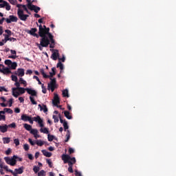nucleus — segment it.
<instances>
[{
    "label": "nucleus",
    "instance_id": "38",
    "mask_svg": "<svg viewBox=\"0 0 176 176\" xmlns=\"http://www.w3.org/2000/svg\"><path fill=\"white\" fill-rule=\"evenodd\" d=\"M46 162H47V164L49 165V167H50V168H52L53 167V162H52V160H50V159H47V160H46Z\"/></svg>",
    "mask_w": 176,
    "mask_h": 176
},
{
    "label": "nucleus",
    "instance_id": "6",
    "mask_svg": "<svg viewBox=\"0 0 176 176\" xmlns=\"http://www.w3.org/2000/svg\"><path fill=\"white\" fill-rule=\"evenodd\" d=\"M32 120H34V122L38 123L40 127H43V120L41 118V116H37L36 117H34L32 118Z\"/></svg>",
    "mask_w": 176,
    "mask_h": 176
},
{
    "label": "nucleus",
    "instance_id": "47",
    "mask_svg": "<svg viewBox=\"0 0 176 176\" xmlns=\"http://www.w3.org/2000/svg\"><path fill=\"white\" fill-rule=\"evenodd\" d=\"M12 63V60L8 59L5 60L4 64H6V65H8V67H10Z\"/></svg>",
    "mask_w": 176,
    "mask_h": 176
},
{
    "label": "nucleus",
    "instance_id": "20",
    "mask_svg": "<svg viewBox=\"0 0 176 176\" xmlns=\"http://www.w3.org/2000/svg\"><path fill=\"white\" fill-rule=\"evenodd\" d=\"M38 107H40V111H43V112L46 113L47 112V107L45 104H38Z\"/></svg>",
    "mask_w": 176,
    "mask_h": 176
},
{
    "label": "nucleus",
    "instance_id": "5",
    "mask_svg": "<svg viewBox=\"0 0 176 176\" xmlns=\"http://www.w3.org/2000/svg\"><path fill=\"white\" fill-rule=\"evenodd\" d=\"M15 172H13L12 170H10L9 173H11V174H12V175L14 176H18L17 174H23V173H24V166H21L19 168H15L14 169Z\"/></svg>",
    "mask_w": 176,
    "mask_h": 176
},
{
    "label": "nucleus",
    "instance_id": "39",
    "mask_svg": "<svg viewBox=\"0 0 176 176\" xmlns=\"http://www.w3.org/2000/svg\"><path fill=\"white\" fill-rule=\"evenodd\" d=\"M63 97H69V95L68 94V89H64L63 91Z\"/></svg>",
    "mask_w": 176,
    "mask_h": 176
},
{
    "label": "nucleus",
    "instance_id": "3",
    "mask_svg": "<svg viewBox=\"0 0 176 176\" xmlns=\"http://www.w3.org/2000/svg\"><path fill=\"white\" fill-rule=\"evenodd\" d=\"M16 159H19V157L17 155H13L12 158L9 157H5L4 160L7 163V164H10V166H16V164L17 163Z\"/></svg>",
    "mask_w": 176,
    "mask_h": 176
},
{
    "label": "nucleus",
    "instance_id": "35",
    "mask_svg": "<svg viewBox=\"0 0 176 176\" xmlns=\"http://www.w3.org/2000/svg\"><path fill=\"white\" fill-rule=\"evenodd\" d=\"M41 133H43L44 134H49V129L47 128H44V129H40Z\"/></svg>",
    "mask_w": 176,
    "mask_h": 176
},
{
    "label": "nucleus",
    "instance_id": "54",
    "mask_svg": "<svg viewBox=\"0 0 176 176\" xmlns=\"http://www.w3.org/2000/svg\"><path fill=\"white\" fill-rule=\"evenodd\" d=\"M23 149L26 151L30 150V146L28 145V144H25L23 145Z\"/></svg>",
    "mask_w": 176,
    "mask_h": 176
},
{
    "label": "nucleus",
    "instance_id": "14",
    "mask_svg": "<svg viewBox=\"0 0 176 176\" xmlns=\"http://www.w3.org/2000/svg\"><path fill=\"white\" fill-rule=\"evenodd\" d=\"M56 88H57V86L56 85L48 83L47 89L48 90H51L52 93L53 91H54L55 89Z\"/></svg>",
    "mask_w": 176,
    "mask_h": 176
},
{
    "label": "nucleus",
    "instance_id": "37",
    "mask_svg": "<svg viewBox=\"0 0 176 176\" xmlns=\"http://www.w3.org/2000/svg\"><path fill=\"white\" fill-rule=\"evenodd\" d=\"M19 82H20L21 85H23L25 87V86H27V81L24 80V79H23V78H20Z\"/></svg>",
    "mask_w": 176,
    "mask_h": 176
},
{
    "label": "nucleus",
    "instance_id": "32",
    "mask_svg": "<svg viewBox=\"0 0 176 176\" xmlns=\"http://www.w3.org/2000/svg\"><path fill=\"white\" fill-rule=\"evenodd\" d=\"M41 75H43V78H45V79H47V78H50L49 75H47V74L45 73V70L43 69L41 70Z\"/></svg>",
    "mask_w": 176,
    "mask_h": 176
},
{
    "label": "nucleus",
    "instance_id": "22",
    "mask_svg": "<svg viewBox=\"0 0 176 176\" xmlns=\"http://www.w3.org/2000/svg\"><path fill=\"white\" fill-rule=\"evenodd\" d=\"M30 10H34V12L35 13H38L39 12V10H41V8L36 6H32V7L31 8Z\"/></svg>",
    "mask_w": 176,
    "mask_h": 176
},
{
    "label": "nucleus",
    "instance_id": "10",
    "mask_svg": "<svg viewBox=\"0 0 176 176\" xmlns=\"http://www.w3.org/2000/svg\"><path fill=\"white\" fill-rule=\"evenodd\" d=\"M52 102L55 107H58V104H60V98L58 97V94H54V100Z\"/></svg>",
    "mask_w": 176,
    "mask_h": 176
},
{
    "label": "nucleus",
    "instance_id": "44",
    "mask_svg": "<svg viewBox=\"0 0 176 176\" xmlns=\"http://www.w3.org/2000/svg\"><path fill=\"white\" fill-rule=\"evenodd\" d=\"M69 162H72V166H74V164L76 163V159L75 158V157H70Z\"/></svg>",
    "mask_w": 176,
    "mask_h": 176
},
{
    "label": "nucleus",
    "instance_id": "45",
    "mask_svg": "<svg viewBox=\"0 0 176 176\" xmlns=\"http://www.w3.org/2000/svg\"><path fill=\"white\" fill-rule=\"evenodd\" d=\"M30 133L32 134L33 135H36L38 134V129H31Z\"/></svg>",
    "mask_w": 176,
    "mask_h": 176
},
{
    "label": "nucleus",
    "instance_id": "4",
    "mask_svg": "<svg viewBox=\"0 0 176 176\" xmlns=\"http://www.w3.org/2000/svg\"><path fill=\"white\" fill-rule=\"evenodd\" d=\"M17 14L19 19H20V20H21L22 21H27V19L30 17V15L24 14V11L20 8L18 9Z\"/></svg>",
    "mask_w": 176,
    "mask_h": 176
},
{
    "label": "nucleus",
    "instance_id": "50",
    "mask_svg": "<svg viewBox=\"0 0 176 176\" xmlns=\"http://www.w3.org/2000/svg\"><path fill=\"white\" fill-rule=\"evenodd\" d=\"M50 80H51L50 82V84L56 85V78H50Z\"/></svg>",
    "mask_w": 176,
    "mask_h": 176
},
{
    "label": "nucleus",
    "instance_id": "64",
    "mask_svg": "<svg viewBox=\"0 0 176 176\" xmlns=\"http://www.w3.org/2000/svg\"><path fill=\"white\" fill-rule=\"evenodd\" d=\"M75 175L76 176H82V174L80 173V172H79L78 170H75Z\"/></svg>",
    "mask_w": 176,
    "mask_h": 176
},
{
    "label": "nucleus",
    "instance_id": "16",
    "mask_svg": "<svg viewBox=\"0 0 176 176\" xmlns=\"http://www.w3.org/2000/svg\"><path fill=\"white\" fill-rule=\"evenodd\" d=\"M31 118V116H27V114H23L21 117V120L23 122H28L30 119Z\"/></svg>",
    "mask_w": 176,
    "mask_h": 176
},
{
    "label": "nucleus",
    "instance_id": "62",
    "mask_svg": "<svg viewBox=\"0 0 176 176\" xmlns=\"http://www.w3.org/2000/svg\"><path fill=\"white\" fill-rule=\"evenodd\" d=\"M26 75H32V70L31 69H28L26 71Z\"/></svg>",
    "mask_w": 176,
    "mask_h": 176
},
{
    "label": "nucleus",
    "instance_id": "7",
    "mask_svg": "<svg viewBox=\"0 0 176 176\" xmlns=\"http://www.w3.org/2000/svg\"><path fill=\"white\" fill-rule=\"evenodd\" d=\"M38 32V29L36 28H31L30 30H28V34H30V35H32V36H35L36 38H39V33L38 34H36V32Z\"/></svg>",
    "mask_w": 176,
    "mask_h": 176
},
{
    "label": "nucleus",
    "instance_id": "15",
    "mask_svg": "<svg viewBox=\"0 0 176 176\" xmlns=\"http://www.w3.org/2000/svg\"><path fill=\"white\" fill-rule=\"evenodd\" d=\"M8 125L4 124V125H0V131L1 133H6L8 131Z\"/></svg>",
    "mask_w": 176,
    "mask_h": 176
},
{
    "label": "nucleus",
    "instance_id": "24",
    "mask_svg": "<svg viewBox=\"0 0 176 176\" xmlns=\"http://www.w3.org/2000/svg\"><path fill=\"white\" fill-rule=\"evenodd\" d=\"M23 127L28 131H31V130L32 129V126H31V125H30L28 124H24Z\"/></svg>",
    "mask_w": 176,
    "mask_h": 176
},
{
    "label": "nucleus",
    "instance_id": "61",
    "mask_svg": "<svg viewBox=\"0 0 176 176\" xmlns=\"http://www.w3.org/2000/svg\"><path fill=\"white\" fill-rule=\"evenodd\" d=\"M74 152H75V150H74V148H69V155H72V153H74Z\"/></svg>",
    "mask_w": 176,
    "mask_h": 176
},
{
    "label": "nucleus",
    "instance_id": "18",
    "mask_svg": "<svg viewBox=\"0 0 176 176\" xmlns=\"http://www.w3.org/2000/svg\"><path fill=\"white\" fill-rule=\"evenodd\" d=\"M24 69L19 68L17 69V74H16L18 75V76H21V78H22V76H24Z\"/></svg>",
    "mask_w": 176,
    "mask_h": 176
},
{
    "label": "nucleus",
    "instance_id": "8",
    "mask_svg": "<svg viewBox=\"0 0 176 176\" xmlns=\"http://www.w3.org/2000/svg\"><path fill=\"white\" fill-rule=\"evenodd\" d=\"M54 52L51 56V58L54 60V61L57 60V58L60 57V53H58V50H50Z\"/></svg>",
    "mask_w": 176,
    "mask_h": 176
},
{
    "label": "nucleus",
    "instance_id": "28",
    "mask_svg": "<svg viewBox=\"0 0 176 176\" xmlns=\"http://www.w3.org/2000/svg\"><path fill=\"white\" fill-rule=\"evenodd\" d=\"M52 72H50V76H49L50 78H53V76H54V75H56V67H52Z\"/></svg>",
    "mask_w": 176,
    "mask_h": 176
},
{
    "label": "nucleus",
    "instance_id": "56",
    "mask_svg": "<svg viewBox=\"0 0 176 176\" xmlns=\"http://www.w3.org/2000/svg\"><path fill=\"white\" fill-rule=\"evenodd\" d=\"M45 170H41L40 172L38 173V176H45Z\"/></svg>",
    "mask_w": 176,
    "mask_h": 176
},
{
    "label": "nucleus",
    "instance_id": "21",
    "mask_svg": "<svg viewBox=\"0 0 176 176\" xmlns=\"http://www.w3.org/2000/svg\"><path fill=\"white\" fill-rule=\"evenodd\" d=\"M64 115L67 119H69V120H71L72 119V116H71V113L68 111H64Z\"/></svg>",
    "mask_w": 176,
    "mask_h": 176
},
{
    "label": "nucleus",
    "instance_id": "43",
    "mask_svg": "<svg viewBox=\"0 0 176 176\" xmlns=\"http://www.w3.org/2000/svg\"><path fill=\"white\" fill-rule=\"evenodd\" d=\"M30 102H32V104L33 105H36L37 102H36V101H35V100L34 99V97L30 96Z\"/></svg>",
    "mask_w": 176,
    "mask_h": 176
},
{
    "label": "nucleus",
    "instance_id": "25",
    "mask_svg": "<svg viewBox=\"0 0 176 176\" xmlns=\"http://www.w3.org/2000/svg\"><path fill=\"white\" fill-rule=\"evenodd\" d=\"M3 112H4V114L6 113H13V110H12V109H8V108H5L3 109V111H2Z\"/></svg>",
    "mask_w": 176,
    "mask_h": 176
},
{
    "label": "nucleus",
    "instance_id": "13",
    "mask_svg": "<svg viewBox=\"0 0 176 176\" xmlns=\"http://www.w3.org/2000/svg\"><path fill=\"white\" fill-rule=\"evenodd\" d=\"M4 36H5V38L3 39V42H4V43H6L8 41H10V42H12V41H13V42L16 41V38H13V37L9 38V35L8 34H4Z\"/></svg>",
    "mask_w": 176,
    "mask_h": 176
},
{
    "label": "nucleus",
    "instance_id": "12",
    "mask_svg": "<svg viewBox=\"0 0 176 176\" xmlns=\"http://www.w3.org/2000/svg\"><path fill=\"white\" fill-rule=\"evenodd\" d=\"M2 67L3 69H0V72H1V74H3L4 75H9V74H12V72L9 68L5 67L4 65H2Z\"/></svg>",
    "mask_w": 176,
    "mask_h": 176
},
{
    "label": "nucleus",
    "instance_id": "63",
    "mask_svg": "<svg viewBox=\"0 0 176 176\" xmlns=\"http://www.w3.org/2000/svg\"><path fill=\"white\" fill-rule=\"evenodd\" d=\"M0 91H8V89L5 87H0Z\"/></svg>",
    "mask_w": 176,
    "mask_h": 176
},
{
    "label": "nucleus",
    "instance_id": "58",
    "mask_svg": "<svg viewBox=\"0 0 176 176\" xmlns=\"http://www.w3.org/2000/svg\"><path fill=\"white\" fill-rule=\"evenodd\" d=\"M12 153V149L10 148H8V150L6 151V155H10Z\"/></svg>",
    "mask_w": 176,
    "mask_h": 176
},
{
    "label": "nucleus",
    "instance_id": "27",
    "mask_svg": "<svg viewBox=\"0 0 176 176\" xmlns=\"http://www.w3.org/2000/svg\"><path fill=\"white\" fill-rule=\"evenodd\" d=\"M16 90H18L19 94H24V93H25V91H27V88L21 87Z\"/></svg>",
    "mask_w": 176,
    "mask_h": 176
},
{
    "label": "nucleus",
    "instance_id": "57",
    "mask_svg": "<svg viewBox=\"0 0 176 176\" xmlns=\"http://www.w3.org/2000/svg\"><path fill=\"white\" fill-rule=\"evenodd\" d=\"M1 120H4V121L6 120V116L5 115H2V114H1V115L0 116V121H1Z\"/></svg>",
    "mask_w": 176,
    "mask_h": 176
},
{
    "label": "nucleus",
    "instance_id": "1",
    "mask_svg": "<svg viewBox=\"0 0 176 176\" xmlns=\"http://www.w3.org/2000/svg\"><path fill=\"white\" fill-rule=\"evenodd\" d=\"M36 25L38 27V34L41 36V45L43 47H47L49 45H54V36L50 33V28H47L46 25H42L36 23Z\"/></svg>",
    "mask_w": 176,
    "mask_h": 176
},
{
    "label": "nucleus",
    "instance_id": "19",
    "mask_svg": "<svg viewBox=\"0 0 176 176\" xmlns=\"http://www.w3.org/2000/svg\"><path fill=\"white\" fill-rule=\"evenodd\" d=\"M41 152L43 155H44V156H45L46 157H52V153L46 150H42Z\"/></svg>",
    "mask_w": 176,
    "mask_h": 176
},
{
    "label": "nucleus",
    "instance_id": "34",
    "mask_svg": "<svg viewBox=\"0 0 176 176\" xmlns=\"http://www.w3.org/2000/svg\"><path fill=\"white\" fill-rule=\"evenodd\" d=\"M36 145H38V146H43V144L45 143L41 140H38L36 141Z\"/></svg>",
    "mask_w": 176,
    "mask_h": 176
},
{
    "label": "nucleus",
    "instance_id": "17",
    "mask_svg": "<svg viewBox=\"0 0 176 176\" xmlns=\"http://www.w3.org/2000/svg\"><path fill=\"white\" fill-rule=\"evenodd\" d=\"M0 168H3L4 170H6V171H8V173L9 170H10V169H9V167L5 165V162H0Z\"/></svg>",
    "mask_w": 176,
    "mask_h": 176
},
{
    "label": "nucleus",
    "instance_id": "30",
    "mask_svg": "<svg viewBox=\"0 0 176 176\" xmlns=\"http://www.w3.org/2000/svg\"><path fill=\"white\" fill-rule=\"evenodd\" d=\"M56 68H60L61 71L64 69V65L61 63V61H59L56 65Z\"/></svg>",
    "mask_w": 176,
    "mask_h": 176
},
{
    "label": "nucleus",
    "instance_id": "48",
    "mask_svg": "<svg viewBox=\"0 0 176 176\" xmlns=\"http://www.w3.org/2000/svg\"><path fill=\"white\" fill-rule=\"evenodd\" d=\"M7 126L10 129H16V123L12 122V124L7 125Z\"/></svg>",
    "mask_w": 176,
    "mask_h": 176
},
{
    "label": "nucleus",
    "instance_id": "33",
    "mask_svg": "<svg viewBox=\"0 0 176 176\" xmlns=\"http://www.w3.org/2000/svg\"><path fill=\"white\" fill-rule=\"evenodd\" d=\"M10 67L11 68V69H16V68H17V63L12 62L11 65H10Z\"/></svg>",
    "mask_w": 176,
    "mask_h": 176
},
{
    "label": "nucleus",
    "instance_id": "31",
    "mask_svg": "<svg viewBox=\"0 0 176 176\" xmlns=\"http://www.w3.org/2000/svg\"><path fill=\"white\" fill-rule=\"evenodd\" d=\"M26 1L28 2V8L30 9V10L32 6H34V5L32 4V1L31 0H26Z\"/></svg>",
    "mask_w": 176,
    "mask_h": 176
},
{
    "label": "nucleus",
    "instance_id": "59",
    "mask_svg": "<svg viewBox=\"0 0 176 176\" xmlns=\"http://www.w3.org/2000/svg\"><path fill=\"white\" fill-rule=\"evenodd\" d=\"M28 142H30V144L32 146H34V145H35V144H36V142H34V141H32V139H31V138H29Z\"/></svg>",
    "mask_w": 176,
    "mask_h": 176
},
{
    "label": "nucleus",
    "instance_id": "11",
    "mask_svg": "<svg viewBox=\"0 0 176 176\" xmlns=\"http://www.w3.org/2000/svg\"><path fill=\"white\" fill-rule=\"evenodd\" d=\"M26 91L28 94H30V96H32L33 97H36L38 96V93L36 91L31 89V88H26Z\"/></svg>",
    "mask_w": 176,
    "mask_h": 176
},
{
    "label": "nucleus",
    "instance_id": "23",
    "mask_svg": "<svg viewBox=\"0 0 176 176\" xmlns=\"http://www.w3.org/2000/svg\"><path fill=\"white\" fill-rule=\"evenodd\" d=\"M66 140H65V142H68L69 141V139L71 138V131L69 130L66 131Z\"/></svg>",
    "mask_w": 176,
    "mask_h": 176
},
{
    "label": "nucleus",
    "instance_id": "41",
    "mask_svg": "<svg viewBox=\"0 0 176 176\" xmlns=\"http://www.w3.org/2000/svg\"><path fill=\"white\" fill-rule=\"evenodd\" d=\"M15 86L16 87V88H12V90H17L19 89H20V82H19L18 81L15 82L14 83Z\"/></svg>",
    "mask_w": 176,
    "mask_h": 176
},
{
    "label": "nucleus",
    "instance_id": "51",
    "mask_svg": "<svg viewBox=\"0 0 176 176\" xmlns=\"http://www.w3.org/2000/svg\"><path fill=\"white\" fill-rule=\"evenodd\" d=\"M52 118L54 119V123H58V117L57 116H53Z\"/></svg>",
    "mask_w": 176,
    "mask_h": 176
},
{
    "label": "nucleus",
    "instance_id": "46",
    "mask_svg": "<svg viewBox=\"0 0 176 176\" xmlns=\"http://www.w3.org/2000/svg\"><path fill=\"white\" fill-rule=\"evenodd\" d=\"M5 3H6V6H6V10H8V11L10 10L11 6L9 4V3H8V1H6Z\"/></svg>",
    "mask_w": 176,
    "mask_h": 176
},
{
    "label": "nucleus",
    "instance_id": "49",
    "mask_svg": "<svg viewBox=\"0 0 176 176\" xmlns=\"http://www.w3.org/2000/svg\"><path fill=\"white\" fill-rule=\"evenodd\" d=\"M12 78V80H13L14 82H18L19 78H17V77L15 75H12L11 76Z\"/></svg>",
    "mask_w": 176,
    "mask_h": 176
},
{
    "label": "nucleus",
    "instance_id": "55",
    "mask_svg": "<svg viewBox=\"0 0 176 176\" xmlns=\"http://www.w3.org/2000/svg\"><path fill=\"white\" fill-rule=\"evenodd\" d=\"M33 171L36 174L39 171V166H34L33 168Z\"/></svg>",
    "mask_w": 176,
    "mask_h": 176
},
{
    "label": "nucleus",
    "instance_id": "52",
    "mask_svg": "<svg viewBox=\"0 0 176 176\" xmlns=\"http://www.w3.org/2000/svg\"><path fill=\"white\" fill-rule=\"evenodd\" d=\"M14 144H15L16 146H19L20 145V140L19 139H14Z\"/></svg>",
    "mask_w": 176,
    "mask_h": 176
},
{
    "label": "nucleus",
    "instance_id": "42",
    "mask_svg": "<svg viewBox=\"0 0 176 176\" xmlns=\"http://www.w3.org/2000/svg\"><path fill=\"white\" fill-rule=\"evenodd\" d=\"M47 138H48V141H50V142H52V141L54 140V135L48 134Z\"/></svg>",
    "mask_w": 176,
    "mask_h": 176
},
{
    "label": "nucleus",
    "instance_id": "29",
    "mask_svg": "<svg viewBox=\"0 0 176 176\" xmlns=\"http://www.w3.org/2000/svg\"><path fill=\"white\" fill-rule=\"evenodd\" d=\"M63 127H64V131H67L68 129H69V126H68V122L65 120L63 122Z\"/></svg>",
    "mask_w": 176,
    "mask_h": 176
},
{
    "label": "nucleus",
    "instance_id": "60",
    "mask_svg": "<svg viewBox=\"0 0 176 176\" xmlns=\"http://www.w3.org/2000/svg\"><path fill=\"white\" fill-rule=\"evenodd\" d=\"M8 1H9L12 5H16V3L17 2V0H8Z\"/></svg>",
    "mask_w": 176,
    "mask_h": 176
},
{
    "label": "nucleus",
    "instance_id": "36",
    "mask_svg": "<svg viewBox=\"0 0 176 176\" xmlns=\"http://www.w3.org/2000/svg\"><path fill=\"white\" fill-rule=\"evenodd\" d=\"M12 96L15 97V98H17V97L20 96V93L16 90H12Z\"/></svg>",
    "mask_w": 176,
    "mask_h": 176
},
{
    "label": "nucleus",
    "instance_id": "26",
    "mask_svg": "<svg viewBox=\"0 0 176 176\" xmlns=\"http://www.w3.org/2000/svg\"><path fill=\"white\" fill-rule=\"evenodd\" d=\"M68 166H69V168H68L69 173H74V169L72 168V166L74 165H72V162H69Z\"/></svg>",
    "mask_w": 176,
    "mask_h": 176
},
{
    "label": "nucleus",
    "instance_id": "53",
    "mask_svg": "<svg viewBox=\"0 0 176 176\" xmlns=\"http://www.w3.org/2000/svg\"><path fill=\"white\" fill-rule=\"evenodd\" d=\"M22 8L24 10H25L26 13H28V14H31V12H30V11L28 10V8H27V6H22Z\"/></svg>",
    "mask_w": 176,
    "mask_h": 176
},
{
    "label": "nucleus",
    "instance_id": "40",
    "mask_svg": "<svg viewBox=\"0 0 176 176\" xmlns=\"http://www.w3.org/2000/svg\"><path fill=\"white\" fill-rule=\"evenodd\" d=\"M3 144H9L10 142V138H3Z\"/></svg>",
    "mask_w": 176,
    "mask_h": 176
},
{
    "label": "nucleus",
    "instance_id": "9",
    "mask_svg": "<svg viewBox=\"0 0 176 176\" xmlns=\"http://www.w3.org/2000/svg\"><path fill=\"white\" fill-rule=\"evenodd\" d=\"M62 157V160L64 162L65 164H67V163H68V164H69V160L71 159V156H69V155L67 154H63L61 156Z\"/></svg>",
    "mask_w": 176,
    "mask_h": 176
},
{
    "label": "nucleus",
    "instance_id": "2",
    "mask_svg": "<svg viewBox=\"0 0 176 176\" xmlns=\"http://www.w3.org/2000/svg\"><path fill=\"white\" fill-rule=\"evenodd\" d=\"M19 20V18L14 15H10L9 18H2V19H0V22L1 23V25L3 24V21H6L7 24H10V23H17V21Z\"/></svg>",
    "mask_w": 176,
    "mask_h": 176
}]
</instances>
